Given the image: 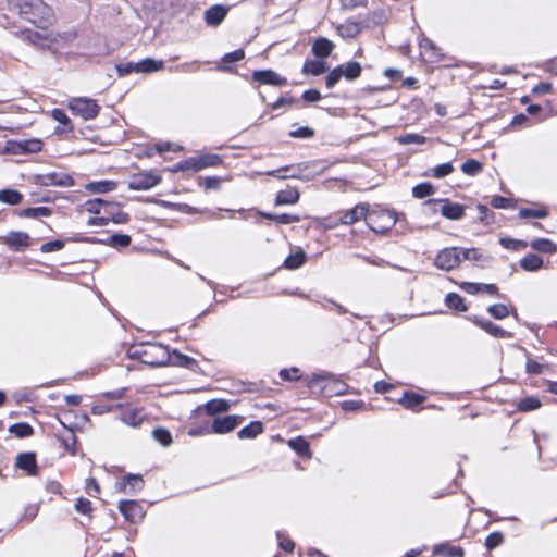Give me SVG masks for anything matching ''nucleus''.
<instances>
[{
    "instance_id": "nucleus-1",
    "label": "nucleus",
    "mask_w": 557,
    "mask_h": 557,
    "mask_svg": "<svg viewBox=\"0 0 557 557\" xmlns=\"http://www.w3.org/2000/svg\"><path fill=\"white\" fill-rule=\"evenodd\" d=\"M9 4L23 18L40 28H46L52 21V9L44 0H9Z\"/></svg>"
},
{
    "instance_id": "nucleus-2",
    "label": "nucleus",
    "mask_w": 557,
    "mask_h": 557,
    "mask_svg": "<svg viewBox=\"0 0 557 557\" xmlns=\"http://www.w3.org/2000/svg\"><path fill=\"white\" fill-rule=\"evenodd\" d=\"M133 355L137 356L143 363L161 367L171 359L169 349L161 344H147L138 347Z\"/></svg>"
},
{
    "instance_id": "nucleus-3",
    "label": "nucleus",
    "mask_w": 557,
    "mask_h": 557,
    "mask_svg": "<svg viewBox=\"0 0 557 557\" xmlns=\"http://www.w3.org/2000/svg\"><path fill=\"white\" fill-rule=\"evenodd\" d=\"M308 385L310 388H319L321 393H325L327 395H341L344 394L347 388V385L344 382L335 379L330 373L314 374L310 379Z\"/></svg>"
},
{
    "instance_id": "nucleus-4",
    "label": "nucleus",
    "mask_w": 557,
    "mask_h": 557,
    "mask_svg": "<svg viewBox=\"0 0 557 557\" xmlns=\"http://www.w3.org/2000/svg\"><path fill=\"white\" fill-rule=\"evenodd\" d=\"M433 212L440 211L443 216L449 220H459L465 214V209L459 203H453L448 200L430 199L424 203Z\"/></svg>"
},
{
    "instance_id": "nucleus-5",
    "label": "nucleus",
    "mask_w": 557,
    "mask_h": 557,
    "mask_svg": "<svg viewBox=\"0 0 557 557\" xmlns=\"http://www.w3.org/2000/svg\"><path fill=\"white\" fill-rule=\"evenodd\" d=\"M69 108L84 120L95 119L99 113V106L89 98H74L70 101Z\"/></svg>"
},
{
    "instance_id": "nucleus-6",
    "label": "nucleus",
    "mask_w": 557,
    "mask_h": 557,
    "mask_svg": "<svg viewBox=\"0 0 557 557\" xmlns=\"http://www.w3.org/2000/svg\"><path fill=\"white\" fill-rule=\"evenodd\" d=\"M222 163V159L218 154L207 153L198 158H189L177 164V169L182 171L194 170L200 171L205 168L216 166Z\"/></svg>"
},
{
    "instance_id": "nucleus-7",
    "label": "nucleus",
    "mask_w": 557,
    "mask_h": 557,
    "mask_svg": "<svg viewBox=\"0 0 557 557\" xmlns=\"http://www.w3.org/2000/svg\"><path fill=\"white\" fill-rule=\"evenodd\" d=\"M461 262V251L459 248L450 247L441 250L435 260L434 264L444 271H450L459 265Z\"/></svg>"
},
{
    "instance_id": "nucleus-8",
    "label": "nucleus",
    "mask_w": 557,
    "mask_h": 557,
    "mask_svg": "<svg viewBox=\"0 0 557 557\" xmlns=\"http://www.w3.org/2000/svg\"><path fill=\"white\" fill-rule=\"evenodd\" d=\"M161 177L154 173H138L131 177L128 187L134 190H147L157 186Z\"/></svg>"
},
{
    "instance_id": "nucleus-9",
    "label": "nucleus",
    "mask_w": 557,
    "mask_h": 557,
    "mask_svg": "<svg viewBox=\"0 0 557 557\" xmlns=\"http://www.w3.org/2000/svg\"><path fill=\"white\" fill-rule=\"evenodd\" d=\"M0 243L11 250L22 251L30 245V237L25 232H10L8 235L0 237Z\"/></svg>"
},
{
    "instance_id": "nucleus-10",
    "label": "nucleus",
    "mask_w": 557,
    "mask_h": 557,
    "mask_svg": "<svg viewBox=\"0 0 557 557\" xmlns=\"http://www.w3.org/2000/svg\"><path fill=\"white\" fill-rule=\"evenodd\" d=\"M243 420L240 416H225L215 418L211 425V432L215 434H225L233 431Z\"/></svg>"
},
{
    "instance_id": "nucleus-11",
    "label": "nucleus",
    "mask_w": 557,
    "mask_h": 557,
    "mask_svg": "<svg viewBox=\"0 0 557 557\" xmlns=\"http://www.w3.org/2000/svg\"><path fill=\"white\" fill-rule=\"evenodd\" d=\"M39 183L44 186H72L73 178L62 172H51L39 176Z\"/></svg>"
},
{
    "instance_id": "nucleus-12",
    "label": "nucleus",
    "mask_w": 557,
    "mask_h": 557,
    "mask_svg": "<svg viewBox=\"0 0 557 557\" xmlns=\"http://www.w3.org/2000/svg\"><path fill=\"white\" fill-rule=\"evenodd\" d=\"M119 509L125 519L132 522H136L144 517L143 508L136 500H121Z\"/></svg>"
},
{
    "instance_id": "nucleus-13",
    "label": "nucleus",
    "mask_w": 557,
    "mask_h": 557,
    "mask_svg": "<svg viewBox=\"0 0 557 557\" xmlns=\"http://www.w3.org/2000/svg\"><path fill=\"white\" fill-rule=\"evenodd\" d=\"M252 78L261 84L273 86H283L287 83L285 77L278 75L272 70L255 71L252 73Z\"/></svg>"
},
{
    "instance_id": "nucleus-14",
    "label": "nucleus",
    "mask_w": 557,
    "mask_h": 557,
    "mask_svg": "<svg viewBox=\"0 0 557 557\" xmlns=\"http://www.w3.org/2000/svg\"><path fill=\"white\" fill-rule=\"evenodd\" d=\"M473 322L478 326L483 329L486 333H488L490 335H492L494 337L506 338V337H510L511 336V334L509 332L505 331L500 326H498V325L494 324L493 322H491L488 320H485L483 318L475 317L473 319Z\"/></svg>"
},
{
    "instance_id": "nucleus-15",
    "label": "nucleus",
    "mask_w": 557,
    "mask_h": 557,
    "mask_svg": "<svg viewBox=\"0 0 557 557\" xmlns=\"http://www.w3.org/2000/svg\"><path fill=\"white\" fill-rule=\"evenodd\" d=\"M368 212V207L366 205L359 203L355 206L352 209L344 212L339 220L343 224L350 225L361 219L366 218Z\"/></svg>"
},
{
    "instance_id": "nucleus-16",
    "label": "nucleus",
    "mask_w": 557,
    "mask_h": 557,
    "mask_svg": "<svg viewBox=\"0 0 557 557\" xmlns=\"http://www.w3.org/2000/svg\"><path fill=\"white\" fill-rule=\"evenodd\" d=\"M227 14V8L223 5H213L205 12L206 23L210 26H218Z\"/></svg>"
},
{
    "instance_id": "nucleus-17",
    "label": "nucleus",
    "mask_w": 557,
    "mask_h": 557,
    "mask_svg": "<svg viewBox=\"0 0 557 557\" xmlns=\"http://www.w3.org/2000/svg\"><path fill=\"white\" fill-rule=\"evenodd\" d=\"M16 467L27 471L28 474H35L37 470L36 456L34 453L18 454L15 461Z\"/></svg>"
},
{
    "instance_id": "nucleus-18",
    "label": "nucleus",
    "mask_w": 557,
    "mask_h": 557,
    "mask_svg": "<svg viewBox=\"0 0 557 557\" xmlns=\"http://www.w3.org/2000/svg\"><path fill=\"white\" fill-rule=\"evenodd\" d=\"M334 49V44L325 37H320L312 45V53L317 58H326Z\"/></svg>"
},
{
    "instance_id": "nucleus-19",
    "label": "nucleus",
    "mask_w": 557,
    "mask_h": 557,
    "mask_svg": "<svg viewBox=\"0 0 557 557\" xmlns=\"http://www.w3.org/2000/svg\"><path fill=\"white\" fill-rule=\"evenodd\" d=\"M245 58V52L243 49H237L233 52L226 53L218 64L216 69L222 72H230L232 67L228 65L230 63L238 62Z\"/></svg>"
},
{
    "instance_id": "nucleus-20",
    "label": "nucleus",
    "mask_w": 557,
    "mask_h": 557,
    "mask_svg": "<svg viewBox=\"0 0 557 557\" xmlns=\"http://www.w3.org/2000/svg\"><path fill=\"white\" fill-rule=\"evenodd\" d=\"M433 554L442 557H462L465 553L460 546L441 544L434 547Z\"/></svg>"
},
{
    "instance_id": "nucleus-21",
    "label": "nucleus",
    "mask_w": 557,
    "mask_h": 557,
    "mask_svg": "<svg viewBox=\"0 0 557 557\" xmlns=\"http://www.w3.org/2000/svg\"><path fill=\"white\" fill-rule=\"evenodd\" d=\"M164 62L162 60L145 59L136 62V72L138 73H152L162 70Z\"/></svg>"
},
{
    "instance_id": "nucleus-22",
    "label": "nucleus",
    "mask_w": 557,
    "mask_h": 557,
    "mask_svg": "<svg viewBox=\"0 0 557 557\" xmlns=\"http://www.w3.org/2000/svg\"><path fill=\"white\" fill-rule=\"evenodd\" d=\"M299 200V191L296 188L280 190L275 198V205H294Z\"/></svg>"
},
{
    "instance_id": "nucleus-23",
    "label": "nucleus",
    "mask_w": 557,
    "mask_h": 557,
    "mask_svg": "<svg viewBox=\"0 0 557 557\" xmlns=\"http://www.w3.org/2000/svg\"><path fill=\"white\" fill-rule=\"evenodd\" d=\"M263 432V424L260 421H252L250 424L243 428L237 436L240 440H250L257 437L259 434Z\"/></svg>"
},
{
    "instance_id": "nucleus-24",
    "label": "nucleus",
    "mask_w": 557,
    "mask_h": 557,
    "mask_svg": "<svg viewBox=\"0 0 557 557\" xmlns=\"http://www.w3.org/2000/svg\"><path fill=\"white\" fill-rule=\"evenodd\" d=\"M86 210L90 213L100 214L102 211L104 213H110V209H114L115 206L112 203H108L100 198L88 200L85 203Z\"/></svg>"
},
{
    "instance_id": "nucleus-25",
    "label": "nucleus",
    "mask_w": 557,
    "mask_h": 557,
    "mask_svg": "<svg viewBox=\"0 0 557 557\" xmlns=\"http://www.w3.org/2000/svg\"><path fill=\"white\" fill-rule=\"evenodd\" d=\"M143 414L138 409L126 407L121 416V420L131 426H137L143 421Z\"/></svg>"
},
{
    "instance_id": "nucleus-26",
    "label": "nucleus",
    "mask_w": 557,
    "mask_h": 557,
    "mask_svg": "<svg viewBox=\"0 0 557 557\" xmlns=\"http://www.w3.org/2000/svg\"><path fill=\"white\" fill-rule=\"evenodd\" d=\"M230 407V403L225 399H212L205 405V410L209 416H215L226 412Z\"/></svg>"
},
{
    "instance_id": "nucleus-27",
    "label": "nucleus",
    "mask_w": 557,
    "mask_h": 557,
    "mask_svg": "<svg viewBox=\"0 0 557 557\" xmlns=\"http://www.w3.org/2000/svg\"><path fill=\"white\" fill-rule=\"evenodd\" d=\"M342 69V76L348 81L356 79L360 76L362 67L359 62L351 61L346 64L338 65Z\"/></svg>"
},
{
    "instance_id": "nucleus-28",
    "label": "nucleus",
    "mask_w": 557,
    "mask_h": 557,
    "mask_svg": "<svg viewBox=\"0 0 557 557\" xmlns=\"http://www.w3.org/2000/svg\"><path fill=\"white\" fill-rule=\"evenodd\" d=\"M520 265L525 271H536L542 268L543 259L537 255L529 253L521 259Z\"/></svg>"
},
{
    "instance_id": "nucleus-29",
    "label": "nucleus",
    "mask_w": 557,
    "mask_h": 557,
    "mask_svg": "<svg viewBox=\"0 0 557 557\" xmlns=\"http://www.w3.org/2000/svg\"><path fill=\"white\" fill-rule=\"evenodd\" d=\"M326 71V64L323 61L310 60L306 61L302 66V73L306 75L318 76Z\"/></svg>"
},
{
    "instance_id": "nucleus-30",
    "label": "nucleus",
    "mask_w": 557,
    "mask_h": 557,
    "mask_svg": "<svg viewBox=\"0 0 557 557\" xmlns=\"http://www.w3.org/2000/svg\"><path fill=\"white\" fill-rule=\"evenodd\" d=\"M300 168V165H287L274 171L269 172V175H272L274 177H277L280 180L285 178H298L299 177V171L297 169Z\"/></svg>"
},
{
    "instance_id": "nucleus-31",
    "label": "nucleus",
    "mask_w": 557,
    "mask_h": 557,
    "mask_svg": "<svg viewBox=\"0 0 557 557\" xmlns=\"http://www.w3.org/2000/svg\"><path fill=\"white\" fill-rule=\"evenodd\" d=\"M116 183L112 181L92 182L86 185V189L95 194H104L114 190Z\"/></svg>"
},
{
    "instance_id": "nucleus-32",
    "label": "nucleus",
    "mask_w": 557,
    "mask_h": 557,
    "mask_svg": "<svg viewBox=\"0 0 557 557\" xmlns=\"http://www.w3.org/2000/svg\"><path fill=\"white\" fill-rule=\"evenodd\" d=\"M425 399L424 396L406 392L404 393L403 397L399 399V404H401L407 409H414L418 405L423 403Z\"/></svg>"
},
{
    "instance_id": "nucleus-33",
    "label": "nucleus",
    "mask_w": 557,
    "mask_h": 557,
    "mask_svg": "<svg viewBox=\"0 0 557 557\" xmlns=\"http://www.w3.org/2000/svg\"><path fill=\"white\" fill-rule=\"evenodd\" d=\"M288 445L301 456L309 457L311 455L309 443L301 436L289 440Z\"/></svg>"
},
{
    "instance_id": "nucleus-34",
    "label": "nucleus",
    "mask_w": 557,
    "mask_h": 557,
    "mask_svg": "<svg viewBox=\"0 0 557 557\" xmlns=\"http://www.w3.org/2000/svg\"><path fill=\"white\" fill-rule=\"evenodd\" d=\"M531 247L534 250H537L541 252H546V253H554L557 251V246L553 242H550L549 239H546V238H540V239L533 240L531 243Z\"/></svg>"
},
{
    "instance_id": "nucleus-35",
    "label": "nucleus",
    "mask_w": 557,
    "mask_h": 557,
    "mask_svg": "<svg viewBox=\"0 0 557 557\" xmlns=\"http://www.w3.org/2000/svg\"><path fill=\"white\" fill-rule=\"evenodd\" d=\"M445 304L448 308L455 309L460 312L467 310V307L463 302V298L456 293H449L445 298Z\"/></svg>"
},
{
    "instance_id": "nucleus-36",
    "label": "nucleus",
    "mask_w": 557,
    "mask_h": 557,
    "mask_svg": "<svg viewBox=\"0 0 557 557\" xmlns=\"http://www.w3.org/2000/svg\"><path fill=\"white\" fill-rule=\"evenodd\" d=\"M17 149L14 152H37L41 150L42 143L39 139L24 140L15 144Z\"/></svg>"
},
{
    "instance_id": "nucleus-37",
    "label": "nucleus",
    "mask_w": 557,
    "mask_h": 557,
    "mask_svg": "<svg viewBox=\"0 0 557 557\" xmlns=\"http://www.w3.org/2000/svg\"><path fill=\"white\" fill-rule=\"evenodd\" d=\"M22 200V195L15 189L0 190V201L8 205H17Z\"/></svg>"
},
{
    "instance_id": "nucleus-38",
    "label": "nucleus",
    "mask_w": 557,
    "mask_h": 557,
    "mask_svg": "<svg viewBox=\"0 0 557 557\" xmlns=\"http://www.w3.org/2000/svg\"><path fill=\"white\" fill-rule=\"evenodd\" d=\"M51 214V211L47 207H36V208H27L24 209L20 215L23 218H32V219H38L41 216H49Z\"/></svg>"
},
{
    "instance_id": "nucleus-39",
    "label": "nucleus",
    "mask_w": 557,
    "mask_h": 557,
    "mask_svg": "<svg viewBox=\"0 0 557 557\" xmlns=\"http://www.w3.org/2000/svg\"><path fill=\"white\" fill-rule=\"evenodd\" d=\"M9 431L20 438L28 437L33 434V428L27 423H15L10 426Z\"/></svg>"
},
{
    "instance_id": "nucleus-40",
    "label": "nucleus",
    "mask_w": 557,
    "mask_h": 557,
    "mask_svg": "<svg viewBox=\"0 0 557 557\" xmlns=\"http://www.w3.org/2000/svg\"><path fill=\"white\" fill-rule=\"evenodd\" d=\"M265 219L275 221L280 224H290L299 221V216L292 215V214H271V213H263L262 214Z\"/></svg>"
},
{
    "instance_id": "nucleus-41",
    "label": "nucleus",
    "mask_w": 557,
    "mask_h": 557,
    "mask_svg": "<svg viewBox=\"0 0 557 557\" xmlns=\"http://www.w3.org/2000/svg\"><path fill=\"white\" fill-rule=\"evenodd\" d=\"M306 260V255L304 251H299V252H296L294 255H290L286 258L285 260V267L287 269H290V270H294V269H297L299 268L300 265L304 264Z\"/></svg>"
},
{
    "instance_id": "nucleus-42",
    "label": "nucleus",
    "mask_w": 557,
    "mask_h": 557,
    "mask_svg": "<svg viewBox=\"0 0 557 557\" xmlns=\"http://www.w3.org/2000/svg\"><path fill=\"white\" fill-rule=\"evenodd\" d=\"M124 488L128 485L133 492H138L144 487V480L140 475L127 474L124 476Z\"/></svg>"
},
{
    "instance_id": "nucleus-43",
    "label": "nucleus",
    "mask_w": 557,
    "mask_h": 557,
    "mask_svg": "<svg viewBox=\"0 0 557 557\" xmlns=\"http://www.w3.org/2000/svg\"><path fill=\"white\" fill-rule=\"evenodd\" d=\"M540 407H541V401L537 397H534V396L525 397V398L521 399L520 403L518 404V409L520 411L535 410Z\"/></svg>"
},
{
    "instance_id": "nucleus-44",
    "label": "nucleus",
    "mask_w": 557,
    "mask_h": 557,
    "mask_svg": "<svg viewBox=\"0 0 557 557\" xmlns=\"http://www.w3.org/2000/svg\"><path fill=\"white\" fill-rule=\"evenodd\" d=\"M434 194V187L430 183H421L413 187L412 195L416 198H424Z\"/></svg>"
},
{
    "instance_id": "nucleus-45",
    "label": "nucleus",
    "mask_w": 557,
    "mask_h": 557,
    "mask_svg": "<svg viewBox=\"0 0 557 557\" xmlns=\"http://www.w3.org/2000/svg\"><path fill=\"white\" fill-rule=\"evenodd\" d=\"M487 312L495 319H505L509 315L507 306L503 304H495L487 308Z\"/></svg>"
},
{
    "instance_id": "nucleus-46",
    "label": "nucleus",
    "mask_w": 557,
    "mask_h": 557,
    "mask_svg": "<svg viewBox=\"0 0 557 557\" xmlns=\"http://www.w3.org/2000/svg\"><path fill=\"white\" fill-rule=\"evenodd\" d=\"M461 170L467 175H476L482 171V164L476 160H467L462 165Z\"/></svg>"
},
{
    "instance_id": "nucleus-47",
    "label": "nucleus",
    "mask_w": 557,
    "mask_h": 557,
    "mask_svg": "<svg viewBox=\"0 0 557 557\" xmlns=\"http://www.w3.org/2000/svg\"><path fill=\"white\" fill-rule=\"evenodd\" d=\"M461 260L485 261L486 258L476 248L460 249Z\"/></svg>"
},
{
    "instance_id": "nucleus-48",
    "label": "nucleus",
    "mask_w": 557,
    "mask_h": 557,
    "mask_svg": "<svg viewBox=\"0 0 557 557\" xmlns=\"http://www.w3.org/2000/svg\"><path fill=\"white\" fill-rule=\"evenodd\" d=\"M338 30L343 37L352 38L360 33V26L357 23H348L338 27Z\"/></svg>"
},
{
    "instance_id": "nucleus-49",
    "label": "nucleus",
    "mask_w": 557,
    "mask_h": 557,
    "mask_svg": "<svg viewBox=\"0 0 557 557\" xmlns=\"http://www.w3.org/2000/svg\"><path fill=\"white\" fill-rule=\"evenodd\" d=\"M547 211L545 209H531V208H522L519 211V215L521 218H534L542 219L547 216Z\"/></svg>"
},
{
    "instance_id": "nucleus-50",
    "label": "nucleus",
    "mask_w": 557,
    "mask_h": 557,
    "mask_svg": "<svg viewBox=\"0 0 557 557\" xmlns=\"http://www.w3.org/2000/svg\"><path fill=\"white\" fill-rule=\"evenodd\" d=\"M153 438L158 441L163 446H169L172 442V436L170 432L165 429L159 428L153 431Z\"/></svg>"
},
{
    "instance_id": "nucleus-51",
    "label": "nucleus",
    "mask_w": 557,
    "mask_h": 557,
    "mask_svg": "<svg viewBox=\"0 0 557 557\" xmlns=\"http://www.w3.org/2000/svg\"><path fill=\"white\" fill-rule=\"evenodd\" d=\"M499 243L504 248L512 249V250H521L527 247L525 242L512 239V238H506V237L500 238Z\"/></svg>"
},
{
    "instance_id": "nucleus-52",
    "label": "nucleus",
    "mask_w": 557,
    "mask_h": 557,
    "mask_svg": "<svg viewBox=\"0 0 557 557\" xmlns=\"http://www.w3.org/2000/svg\"><path fill=\"white\" fill-rule=\"evenodd\" d=\"M453 171H454V166L451 165V163H443V164L435 166L432 170V176L436 177V178H442V177L449 175Z\"/></svg>"
},
{
    "instance_id": "nucleus-53",
    "label": "nucleus",
    "mask_w": 557,
    "mask_h": 557,
    "mask_svg": "<svg viewBox=\"0 0 557 557\" xmlns=\"http://www.w3.org/2000/svg\"><path fill=\"white\" fill-rule=\"evenodd\" d=\"M425 137L422 136V135H418V134H406L404 136H400L398 138V141L403 145H410V144H417V145H420V144H424L425 143Z\"/></svg>"
},
{
    "instance_id": "nucleus-54",
    "label": "nucleus",
    "mask_w": 557,
    "mask_h": 557,
    "mask_svg": "<svg viewBox=\"0 0 557 557\" xmlns=\"http://www.w3.org/2000/svg\"><path fill=\"white\" fill-rule=\"evenodd\" d=\"M342 77V69L336 66L329 73V75L325 78L326 87L333 88Z\"/></svg>"
},
{
    "instance_id": "nucleus-55",
    "label": "nucleus",
    "mask_w": 557,
    "mask_h": 557,
    "mask_svg": "<svg viewBox=\"0 0 557 557\" xmlns=\"http://www.w3.org/2000/svg\"><path fill=\"white\" fill-rule=\"evenodd\" d=\"M110 244L114 247H126L131 244V237L125 234H114L110 237Z\"/></svg>"
},
{
    "instance_id": "nucleus-56",
    "label": "nucleus",
    "mask_w": 557,
    "mask_h": 557,
    "mask_svg": "<svg viewBox=\"0 0 557 557\" xmlns=\"http://www.w3.org/2000/svg\"><path fill=\"white\" fill-rule=\"evenodd\" d=\"M504 536L500 532H494L490 534L485 540V546L487 549H493L502 544Z\"/></svg>"
},
{
    "instance_id": "nucleus-57",
    "label": "nucleus",
    "mask_w": 557,
    "mask_h": 557,
    "mask_svg": "<svg viewBox=\"0 0 557 557\" xmlns=\"http://www.w3.org/2000/svg\"><path fill=\"white\" fill-rule=\"evenodd\" d=\"M289 136L294 138H311L314 136V131L308 126H301L289 132Z\"/></svg>"
},
{
    "instance_id": "nucleus-58",
    "label": "nucleus",
    "mask_w": 557,
    "mask_h": 557,
    "mask_svg": "<svg viewBox=\"0 0 557 557\" xmlns=\"http://www.w3.org/2000/svg\"><path fill=\"white\" fill-rule=\"evenodd\" d=\"M173 357L175 359L174 363L183 367H191L196 362L193 358L178 351H174Z\"/></svg>"
},
{
    "instance_id": "nucleus-59",
    "label": "nucleus",
    "mask_w": 557,
    "mask_h": 557,
    "mask_svg": "<svg viewBox=\"0 0 557 557\" xmlns=\"http://www.w3.org/2000/svg\"><path fill=\"white\" fill-rule=\"evenodd\" d=\"M63 247H64V243L62 240H51V242L45 243L40 247V250L42 252H53V251L61 250Z\"/></svg>"
},
{
    "instance_id": "nucleus-60",
    "label": "nucleus",
    "mask_w": 557,
    "mask_h": 557,
    "mask_svg": "<svg viewBox=\"0 0 557 557\" xmlns=\"http://www.w3.org/2000/svg\"><path fill=\"white\" fill-rule=\"evenodd\" d=\"M75 509L83 515H89L91 511V504L88 499L78 498L75 504Z\"/></svg>"
},
{
    "instance_id": "nucleus-61",
    "label": "nucleus",
    "mask_w": 557,
    "mask_h": 557,
    "mask_svg": "<svg viewBox=\"0 0 557 557\" xmlns=\"http://www.w3.org/2000/svg\"><path fill=\"white\" fill-rule=\"evenodd\" d=\"M302 99L307 102H317L321 99V94L317 89H309L302 94Z\"/></svg>"
},
{
    "instance_id": "nucleus-62",
    "label": "nucleus",
    "mask_w": 557,
    "mask_h": 557,
    "mask_svg": "<svg viewBox=\"0 0 557 557\" xmlns=\"http://www.w3.org/2000/svg\"><path fill=\"white\" fill-rule=\"evenodd\" d=\"M116 70L121 76L128 75L132 72H136V63L128 62L116 66Z\"/></svg>"
},
{
    "instance_id": "nucleus-63",
    "label": "nucleus",
    "mask_w": 557,
    "mask_h": 557,
    "mask_svg": "<svg viewBox=\"0 0 557 557\" xmlns=\"http://www.w3.org/2000/svg\"><path fill=\"white\" fill-rule=\"evenodd\" d=\"M461 288L469 293V294H476L479 292H481L482 289V284L481 283H462L461 284Z\"/></svg>"
},
{
    "instance_id": "nucleus-64",
    "label": "nucleus",
    "mask_w": 557,
    "mask_h": 557,
    "mask_svg": "<svg viewBox=\"0 0 557 557\" xmlns=\"http://www.w3.org/2000/svg\"><path fill=\"white\" fill-rule=\"evenodd\" d=\"M52 117L63 125H66L70 122L67 115L61 109H54L52 111Z\"/></svg>"
}]
</instances>
